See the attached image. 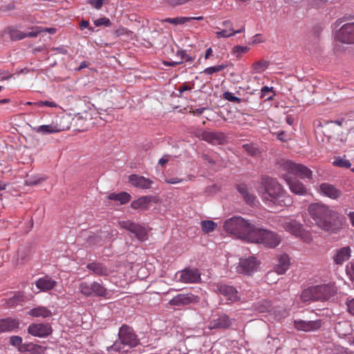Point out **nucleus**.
Here are the masks:
<instances>
[{
	"mask_svg": "<svg viewBox=\"0 0 354 354\" xmlns=\"http://www.w3.org/2000/svg\"><path fill=\"white\" fill-rule=\"evenodd\" d=\"M308 212L315 224L324 231L337 233L342 227L344 216L324 203L310 204Z\"/></svg>",
	"mask_w": 354,
	"mask_h": 354,
	"instance_id": "nucleus-1",
	"label": "nucleus"
},
{
	"mask_svg": "<svg viewBox=\"0 0 354 354\" xmlns=\"http://www.w3.org/2000/svg\"><path fill=\"white\" fill-rule=\"evenodd\" d=\"M261 185L263 192L262 198L264 201L278 204L281 206L289 205L292 203L290 196H286V191L277 179L265 176L261 178Z\"/></svg>",
	"mask_w": 354,
	"mask_h": 354,
	"instance_id": "nucleus-2",
	"label": "nucleus"
},
{
	"mask_svg": "<svg viewBox=\"0 0 354 354\" xmlns=\"http://www.w3.org/2000/svg\"><path fill=\"white\" fill-rule=\"evenodd\" d=\"M257 226L241 216H233L224 223V229L237 239L251 242Z\"/></svg>",
	"mask_w": 354,
	"mask_h": 354,
	"instance_id": "nucleus-3",
	"label": "nucleus"
},
{
	"mask_svg": "<svg viewBox=\"0 0 354 354\" xmlns=\"http://www.w3.org/2000/svg\"><path fill=\"white\" fill-rule=\"evenodd\" d=\"M118 338L109 347V352L129 353L133 348L140 344V339L133 328L129 325L122 324L119 328Z\"/></svg>",
	"mask_w": 354,
	"mask_h": 354,
	"instance_id": "nucleus-4",
	"label": "nucleus"
},
{
	"mask_svg": "<svg viewBox=\"0 0 354 354\" xmlns=\"http://www.w3.org/2000/svg\"><path fill=\"white\" fill-rule=\"evenodd\" d=\"M337 290L333 284L327 283L310 287L302 293V298L315 301H326L334 296Z\"/></svg>",
	"mask_w": 354,
	"mask_h": 354,
	"instance_id": "nucleus-5",
	"label": "nucleus"
},
{
	"mask_svg": "<svg viewBox=\"0 0 354 354\" xmlns=\"http://www.w3.org/2000/svg\"><path fill=\"white\" fill-rule=\"evenodd\" d=\"M251 243H261L268 248H275L280 243V239L276 233L257 227Z\"/></svg>",
	"mask_w": 354,
	"mask_h": 354,
	"instance_id": "nucleus-6",
	"label": "nucleus"
},
{
	"mask_svg": "<svg viewBox=\"0 0 354 354\" xmlns=\"http://www.w3.org/2000/svg\"><path fill=\"white\" fill-rule=\"evenodd\" d=\"M280 167L282 170L287 172L286 174H292L301 179L313 178V171L304 165L297 164L291 160H284L281 163Z\"/></svg>",
	"mask_w": 354,
	"mask_h": 354,
	"instance_id": "nucleus-7",
	"label": "nucleus"
},
{
	"mask_svg": "<svg viewBox=\"0 0 354 354\" xmlns=\"http://www.w3.org/2000/svg\"><path fill=\"white\" fill-rule=\"evenodd\" d=\"M79 290L86 297H105L107 293L106 289L96 281L93 283L81 282Z\"/></svg>",
	"mask_w": 354,
	"mask_h": 354,
	"instance_id": "nucleus-8",
	"label": "nucleus"
},
{
	"mask_svg": "<svg viewBox=\"0 0 354 354\" xmlns=\"http://www.w3.org/2000/svg\"><path fill=\"white\" fill-rule=\"evenodd\" d=\"M335 37L341 42L354 44V22L344 24L336 31Z\"/></svg>",
	"mask_w": 354,
	"mask_h": 354,
	"instance_id": "nucleus-9",
	"label": "nucleus"
},
{
	"mask_svg": "<svg viewBox=\"0 0 354 354\" xmlns=\"http://www.w3.org/2000/svg\"><path fill=\"white\" fill-rule=\"evenodd\" d=\"M259 261L254 257L248 258H241L239 260V265L237 267V271L239 273L250 275L257 270Z\"/></svg>",
	"mask_w": 354,
	"mask_h": 354,
	"instance_id": "nucleus-10",
	"label": "nucleus"
},
{
	"mask_svg": "<svg viewBox=\"0 0 354 354\" xmlns=\"http://www.w3.org/2000/svg\"><path fill=\"white\" fill-rule=\"evenodd\" d=\"M121 227L133 233L139 240L143 241L147 238V229L140 224L135 223L130 221L120 222Z\"/></svg>",
	"mask_w": 354,
	"mask_h": 354,
	"instance_id": "nucleus-11",
	"label": "nucleus"
},
{
	"mask_svg": "<svg viewBox=\"0 0 354 354\" xmlns=\"http://www.w3.org/2000/svg\"><path fill=\"white\" fill-rule=\"evenodd\" d=\"M282 178L289 186V189L293 194L300 196H305L308 194V189L298 179L290 176L288 174H283Z\"/></svg>",
	"mask_w": 354,
	"mask_h": 354,
	"instance_id": "nucleus-12",
	"label": "nucleus"
},
{
	"mask_svg": "<svg viewBox=\"0 0 354 354\" xmlns=\"http://www.w3.org/2000/svg\"><path fill=\"white\" fill-rule=\"evenodd\" d=\"M28 333L31 335L46 337L52 333V328L48 323L46 324H31L28 327Z\"/></svg>",
	"mask_w": 354,
	"mask_h": 354,
	"instance_id": "nucleus-13",
	"label": "nucleus"
},
{
	"mask_svg": "<svg viewBox=\"0 0 354 354\" xmlns=\"http://www.w3.org/2000/svg\"><path fill=\"white\" fill-rule=\"evenodd\" d=\"M199 301L198 297L189 294H178L169 301L171 306H185L190 304H196Z\"/></svg>",
	"mask_w": 354,
	"mask_h": 354,
	"instance_id": "nucleus-14",
	"label": "nucleus"
},
{
	"mask_svg": "<svg viewBox=\"0 0 354 354\" xmlns=\"http://www.w3.org/2000/svg\"><path fill=\"white\" fill-rule=\"evenodd\" d=\"M180 281L184 283H198L201 281V272L197 268H186L180 271Z\"/></svg>",
	"mask_w": 354,
	"mask_h": 354,
	"instance_id": "nucleus-15",
	"label": "nucleus"
},
{
	"mask_svg": "<svg viewBox=\"0 0 354 354\" xmlns=\"http://www.w3.org/2000/svg\"><path fill=\"white\" fill-rule=\"evenodd\" d=\"M216 287L217 291L226 297L227 300L233 302L238 301V292L234 286L223 283H218Z\"/></svg>",
	"mask_w": 354,
	"mask_h": 354,
	"instance_id": "nucleus-16",
	"label": "nucleus"
},
{
	"mask_svg": "<svg viewBox=\"0 0 354 354\" xmlns=\"http://www.w3.org/2000/svg\"><path fill=\"white\" fill-rule=\"evenodd\" d=\"M319 190L322 195L333 200L338 199L342 194V192L339 189H337L335 185L328 183H322L319 185Z\"/></svg>",
	"mask_w": 354,
	"mask_h": 354,
	"instance_id": "nucleus-17",
	"label": "nucleus"
},
{
	"mask_svg": "<svg viewBox=\"0 0 354 354\" xmlns=\"http://www.w3.org/2000/svg\"><path fill=\"white\" fill-rule=\"evenodd\" d=\"M201 138L212 145H222L226 141V136L221 132L203 131Z\"/></svg>",
	"mask_w": 354,
	"mask_h": 354,
	"instance_id": "nucleus-18",
	"label": "nucleus"
},
{
	"mask_svg": "<svg viewBox=\"0 0 354 354\" xmlns=\"http://www.w3.org/2000/svg\"><path fill=\"white\" fill-rule=\"evenodd\" d=\"M294 325L297 330L309 332L319 329L322 326V322L319 319L315 321L295 320Z\"/></svg>",
	"mask_w": 354,
	"mask_h": 354,
	"instance_id": "nucleus-19",
	"label": "nucleus"
},
{
	"mask_svg": "<svg viewBox=\"0 0 354 354\" xmlns=\"http://www.w3.org/2000/svg\"><path fill=\"white\" fill-rule=\"evenodd\" d=\"M281 225L286 232L296 236H301L304 234L302 225L296 220H286Z\"/></svg>",
	"mask_w": 354,
	"mask_h": 354,
	"instance_id": "nucleus-20",
	"label": "nucleus"
},
{
	"mask_svg": "<svg viewBox=\"0 0 354 354\" xmlns=\"http://www.w3.org/2000/svg\"><path fill=\"white\" fill-rule=\"evenodd\" d=\"M242 102L249 104L250 109H257L261 106V101L259 100V92L257 90L246 92L241 97Z\"/></svg>",
	"mask_w": 354,
	"mask_h": 354,
	"instance_id": "nucleus-21",
	"label": "nucleus"
},
{
	"mask_svg": "<svg viewBox=\"0 0 354 354\" xmlns=\"http://www.w3.org/2000/svg\"><path fill=\"white\" fill-rule=\"evenodd\" d=\"M232 325V321L226 314H221L216 319H213L209 324L210 329H224Z\"/></svg>",
	"mask_w": 354,
	"mask_h": 354,
	"instance_id": "nucleus-22",
	"label": "nucleus"
},
{
	"mask_svg": "<svg viewBox=\"0 0 354 354\" xmlns=\"http://www.w3.org/2000/svg\"><path fill=\"white\" fill-rule=\"evenodd\" d=\"M129 183L140 189H149L153 181L142 176L131 174L129 176Z\"/></svg>",
	"mask_w": 354,
	"mask_h": 354,
	"instance_id": "nucleus-23",
	"label": "nucleus"
},
{
	"mask_svg": "<svg viewBox=\"0 0 354 354\" xmlns=\"http://www.w3.org/2000/svg\"><path fill=\"white\" fill-rule=\"evenodd\" d=\"M57 282L48 275L41 277L35 282L36 287L44 292L53 289L57 286Z\"/></svg>",
	"mask_w": 354,
	"mask_h": 354,
	"instance_id": "nucleus-24",
	"label": "nucleus"
},
{
	"mask_svg": "<svg viewBox=\"0 0 354 354\" xmlns=\"http://www.w3.org/2000/svg\"><path fill=\"white\" fill-rule=\"evenodd\" d=\"M237 190L241 194L245 203L251 206L256 205V196L250 191L248 187L245 184H240L237 185Z\"/></svg>",
	"mask_w": 354,
	"mask_h": 354,
	"instance_id": "nucleus-25",
	"label": "nucleus"
},
{
	"mask_svg": "<svg viewBox=\"0 0 354 354\" xmlns=\"http://www.w3.org/2000/svg\"><path fill=\"white\" fill-rule=\"evenodd\" d=\"M351 250L349 246H345L339 249H337L333 257V259L335 264L342 265L351 257Z\"/></svg>",
	"mask_w": 354,
	"mask_h": 354,
	"instance_id": "nucleus-26",
	"label": "nucleus"
},
{
	"mask_svg": "<svg viewBox=\"0 0 354 354\" xmlns=\"http://www.w3.org/2000/svg\"><path fill=\"white\" fill-rule=\"evenodd\" d=\"M290 267V258L288 254H283L277 257V263L274 266V272L283 274Z\"/></svg>",
	"mask_w": 354,
	"mask_h": 354,
	"instance_id": "nucleus-27",
	"label": "nucleus"
},
{
	"mask_svg": "<svg viewBox=\"0 0 354 354\" xmlns=\"http://www.w3.org/2000/svg\"><path fill=\"white\" fill-rule=\"evenodd\" d=\"M19 326V320L16 319L7 318L0 319V333H7L18 328Z\"/></svg>",
	"mask_w": 354,
	"mask_h": 354,
	"instance_id": "nucleus-28",
	"label": "nucleus"
},
{
	"mask_svg": "<svg viewBox=\"0 0 354 354\" xmlns=\"http://www.w3.org/2000/svg\"><path fill=\"white\" fill-rule=\"evenodd\" d=\"M19 351L22 353H30L31 354H43L46 351V348L39 344L33 343H24L18 348Z\"/></svg>",
	"mask_w": 354,
	"mask_h": 354,
	"instance_id": "nucleus-29",
	"label": "nucleus"
},
{
	"mask_svg": "<svg viewBox=\"0 0 354 354\" xmlns=\"http://www.w3.org/2000/svg\"><path fill=\"white\" fill-rule=\"evenodd\" d=\"M86 268L91 270L94 274L100 276H107L109 274V269L102 263L99 262H92L87 264Z\"/></svg>",
	"mask_w": 354,
	"mask_h": 354,
	"instance_id": "nucleus-30",
	"label": "nucleus"
},
{
	"mask_svg": "<svg viewBox=\"0 0 354 354\" xmlns=\"http://www.w3.org/2000/svg\"><path fill=\"white\" fill-rule=\"evenodd\" d=\"M33 130L37 133L46 135L48 133H57L61 131L62 129L57 125L47 124L35 127L33 128Z\"/></svg>",
	"mask_w": 354,
	"mask_h": 354,
	"instance_id": "nucleus-31",
	"label": "nucleus"
},
{
	"mask_svg": "<svg viewBox=\"0 0 354 354\" xmlns=\"http://www.w3.org/2000/svg\"><path fill=\"white\" fill-rule=\"evenodd\" d=\"M151 201V197L145 196L134 200L131 203V207L133 209H147L148 204Z\"/></svg>",
	"mask_w": 354,
	"mask_h": 354,
	"instance_id": "nucleus-32",
	"label": "nucleus"
},
{
	"mask_svg": "<svg viewBox=\"0 0 354 354\" xmlns=\"http://www.w3.org/2000/svg\"><path fill=\"white\" fill-rule=\"evenodd\" d=\"M28 314L34 317H41L43 318L50 317L52 315L50 310L44 306L34 308L30 310Z\"/></svg>",
	"mask_w": 354,
	"mask_h": 354,
	"instance_id": "nucleus-33",
	"label": "nucleus"
},
{
	"mask_svg": "<svg viewBox=\"0 0 354 354\" xmlns=\"http://www.w3.org/2000/svg\"><path fill=\"white\" fill-rule=\"evenodd\" d=\"M131 195L125 192H122L118 194L111 193L108 196L109 200L119 201L120 204H126L131 200Z\"/></svg>",
	"mask_w": 354,
	"mask_h": 354,
	"instance_id": "nucleus-34",
	"label": "nucleus"
},
{
	"mask_svg": "<svg viewBox=\"0 0 354 354\" xmlns=\"http://www.w3.org/2000/svg\"><path fill=\"white\" fill-rule=\"evenodd\" d=\"M344 122V118H342L340 120H337L335 121L326 120V121H324V125H322V122H319V126L324 127V130L323 131L324 133L325 134L326 136L330 138V137H332V131L330 129V127H329V125L332 123H335L339 126H342V124Z\"/></svg>",
	"mask_w": 354,
	"mask_h": 354,
	"instance_id": "nucleus-35",
	"label": "nucleus"
},
{
	"mask_svg": "<svg viewBox=\"0 0 354 354\" xmlns=\"http://www.w3.org/2000/svg\"><path fill=\"white\" fill-rule=\"evenodd\" d=\"M25 295L23 292H17L13 297L6 300V304L9 307H12L18 305L20 302L24 300Z\"/></svg>",
	"mask_w": 354,
	"mask_h": 354,
	"instance_id": "nucleus-36",
	"label": "nucleus"
},
{
	"mask_svg": "<svg viewBox=\"0 0 354 354\" xmlns=\"http://www.w3.org/2000/svg\"><path fill=\"white\" fill-rule=\"evenodd\" d=\"M160 21H162V23L167 22L175 26H178L180 24H184L187 22H189V19H188V17H178L175 18H165L161 19Z\"/></svg>",
	"mask_w": 354,
	"mask_h": 354,
	"instance_id": "nucleus-37",
	"label": "nucleus"
},
{
	"mask_svg": "<svg viewBox=\"0 0 354 354\" xmlns=\"http://www.w3.org/2000/svg\"><path fill=\"white\" fill-rule=\"evenodd\" d=\"M201 228L203 232L209 233L215 230L217 223L211 220H205L201 222Z\"/></svg>",
	"mask_w": 354,
	"mask_h": 354,
	"instance_id": "nucleus-38",
	"label": "nucleus"
},
{
	"mask_svg": "<svg viewBox=\"0 0 354 354\" xmlns=\"http://www.w3.org/2000/svg\"><path fill=\"white\" fill-rule=\"evenodd\" d=\"M269 65V62L266 60H259L258 62H254L252 64V71L253 73H260L263 71L267 68Z\"/></svg>",
	"mask_w": 354,
	"mask_h": 354,
	"instance_id": "nucleus-39",
	"label": "nucleus"
},
{
	"mask_svg": "<svg viewBox=\"0 0 354 354\" xmlns=\"http://www.w3.org/2000/svg\"><path fill=\"white\" fill-rule=\"evenodd\" d=\"M255 309L259 313H266L272 310V306L268 301H261L255 306Z\"/></svg>",
	"mask_w": 354,
	"mask_h": 354,
	"instance_id": "nucleus-40",
	"label": "nucleus"
},
{
	"mask_svg": "<svg viewBox=\"0 0 354 354\" xmlns=\"http://www.w3.org/2000/svg\"><path fill=\"white\" fill-rule=\"evenodd\" d=\"M243 148L252 156H258L260 153L259 149L252 144H245Z\"/></svg>",
	"mask_w": 354,
	"mask_h": 354,
	"instance_id": "nucleus-41",
	"label": "nucleus"
},
{
	"mask_svg": "<svg viewBox=\"0 0 354 354\" xmlns=\"http://www.w3.org/2000/svg\"><path fill=\"white\" fill-rule=\"evenodd\" d=\"M227 64H221V65H217V66H214L208 67V68H205L203 71V73L207 74V75H212L214 73H218V72L223 71V69L227 68Z\"/></svg>",
	"mask_w": 354,
	"mask_h": 354,
	"instance_id": "nucleus-42",
	"label": "nucleus"
},
{
	"mask_svg": "<svg viewBox=\"0 0 354 354\" xmlns=\"http://www.w3.org/2000/svg\"><path fill=\"white\" fill-rule=\"evenodd\" d=\"M10 37L12 40H20L26 37L25 32L18 30H11L10 31Z\"/></svg>",
	"mask_w": 354,
	"mask_h": 354,
	"instance_id": "nucleus-43",
	"label": "nucleus"
},
{
	"mask_svg": "<svg viewBox=\"0 0 354 354\" xmlns=\"http://www.w3.org/2000/svg\"><path fill=\"white\" fill-rule=\"evenodd\" d=\"M334 165L339 167H344V168H350L351 166V163L348 160L343 159L342 158H337L333 162Z\"/></svg>",
	"mask_w": 354,
	"mask_h": 354,
	"instance_id": "nucleus-44",
	"label": "nucleus"
},
{
	"mask_svg": "<svg viewBox=\"0 0 354 354\" xmlns=\"http://www.w3.org/2000/svg\"><path fill=\"white\" fill-rule=\"evenodd\" d=\"M103 241H104V240L101 235L93 234V235L89 236L87 238V242L89 244H93V245L102 244V243Z\"/></svg>",
	"mask_w": 354,
	"mask_h": 354,
	"instance_id": "nucleus-45",
	"label": "nucleus"
},
{
	"mask_svg": "<svg viewBox=\"0 0 354 354\" xmlns=\"http://www.w3.org/2000/svg\"><path fill=\"white\" fill-rule=\"evenodd\" d=\"M223 95H224V98L227 100H228L229 102H236V103H240V102H242V100H241V97H236L233 95V93H230V92H225L223 93Z\"/></svg>",
	"mask_w": 354,
	"mask_h": 354,
	"instance_id": "nucleus-46",
	"label": "nucleus"
},
{
	"mask_svg": "<svg viewBox=\"0 0 354 354\" xmlns=\"http://www.w3.org/2000/svg\"><path fill=\"white\" fill-rule=\"evenodd\" d=\"M111 24V21L109 18L102 17L94 21V25L95 26H105L106 27L110 26Z\"/></svg>",
	"mask_w": 354,
	"mask_h": 354,
	"instance_id": "nucleus-47",
	"label": "nucleus"
},
{
	"mask_svg": "<svg viewBox=\"0 0 354 354\" xmlns=\"http://www.w3.org/2000/svg\"><path fill=\"white\" fill-rule=\"evenodd\" d=\"M10 344L12 346H18L19 348L21 347V345L24 344H22V338L17 335H13L10 337Z\"/></svg>",
	"mask_w": 354,
	"mask_h": 354,
	"instance_id": "nucleus-48",
	"label": "nucleus"
},
{
	"mask_svg": "<svg viewBox=\"0 0 354 354\" xmlns=\"http://www.w3.org/2000/svg\"><path fill=\"white\" fill-rule=\"evenodd\" d=\"M35 104L37 106H46L53 107V108L58 107V105L55 102H52V101H48V100L38 101V102H36Z\"/></svg>",
	"mask_w": 354,
	"mask_h": 354,
	"instance_id": "nucleus-49",
	"label": "nucleus"
},
{
	"mask_svg": "<svg viewBox=\"0 0 354 354\" xmlns=\"http://www.w3.org/2000/svg\"><path fill=\"white\" fill-rule=\"evenodd\" d=\"M99 115H100V118L106 122H109L112 120L113 117L109 114L104 115V112L106 111V109H103L102 108L97 109Z\"/></svg>",
	"mask_w": 354,
	"mask_h": 354,
	"instance_id": "nucleus-50",
	"label": "nucleus"
},
{
	"mask_svg": "<svg viewBox=\"0 0 354 354\" xmlns=\"http://www.w3.org/2000/svg\"><path fill=\"white\" fill-rule=\"evenodd\" d=\"M106 0H88L87 3L97 10H100Z\"/></svg>",
	"mask_w": 354,
	"mask_h": 354,
	"instance_id": "nucleus-51",
	"label": "nucleus"
},
{
	"mask_svg": "<svg viewBox=\"0 0 354 354\" xmlns=\"http://www.w3.org/2000/svg\"><path fill=\"white\" fill-rule=\"evenodd\" d=\"M44 180V178H28L27 180H26V185H36L37 184H39L40 183H41L42 181Z\"/></svg>",
	"mask_w": 354,
	"mask_h": 354,
	"instance_id": "nucleus-52",
	"label": "nucleus"
},
{
	"mask_svg": "<svg viewBox=\"0 0 354 354\" xmlns=\"http://www.w3.org/2000/svg\"><path fill=\"white\" fill-rule=\"evenodd\" d=\"M273 87L269 86H263L261 89V92H259V100L263 97H266L267 94L270 92H272Z\"/></svg>",
	"mask_w": 354,
	"mask_h": 354,
	"instance_id": "nucleus-53",
	"label": "nucleus"
},
{
	"mask_svg": "<svg viewBox=\"0 0 354 354\" xmlns=\"http://www.w3.org/2000/svg\"><path fill=\"white\" fill-rule=\"evenodd\" d=\"M248 50L249 48L247 46H236L233 48V53L235 54L241 55L248 52Z\"/></svg>",
	"mask_w": 354,
	"mask_h": 354,
	"instance_id": "nucleus-54",
	"label": "nucleus"
},
{
	"mask_svg": "<svg viewBox=\"0 0 354 354\" xmlns=\"http://www.w3.org/2000/svg\"><path fill=\"white\" fill-rule=\"evenodd\" d=\"M41 32V28L37 27L33 30L25 32L26 37H35Z\"/></svg>",
	"mask_w": 354,
	"mask_h": 354,
	"instance_id": "nucleus-55",
	"label": "nucleus"
},
{
	"mask_svg": "<svg viewBox=\"0 0 354 354\" xmlns=\"http://www.w3.org/2000/svg\"><path fill=\"white\" fill-rule=\"evenodd\" d=\"M328 0H308L309 3L313 7H320L326 3Z\"/></svg>",
	"mask_w": 354,
	"mask_h": 354,
	"instance_id": "nucleus-56",
	"label": "nucleus"
},
{
	"mask_svg": "<svg viewBox=\"0 0 354 354\" xmlns=\"http://www.w3.org/2000/svg\"><path fill=\"white\" fill-rule=\"evenodd\" d=\"M346 306H347V308H348V311L354 315V298L353 299H347L346 302Z\"/></svg>",
	"mask_w": 354,
	"mask_h": 354,
	"instance_id": "nucleus-57",
	"label": "nucleus"
},
{
	"mask_svg": "<svg viewBox=\"0 0 354 354\" xmlns=\"http://www.w3.org/2000/svg\"><path fill=\"white\" fill-rule=\"evenodd\" d=\"M80 27L81 30H83L84 28H88L91 32H93L95 30L94 28L91 27L89 26V22L87 20H82L80 22Z\"/></svg>",
	"mask_w": 354,
	"mask_h": 354,
	"instance_id": "nucleus-58",
	"label": "nucleus"
},
{
	"mask_svg": "<svg viewBox=\"0 0 354 354\" xmlns=\"http://www.w3.org/2000/svg\"><path fill=\"white\" fill-rule=\"evenodd\" d=\"M216 37L218 39L221 38V37H229L232 36V35H231V32L228 33V30L227 29L222 30L221 31H218L216 32Z\"/></svg>",
	"mask_w": 354,
	"mask_h": 354,
	"instance_id": "nucleus-59",
	"label": "nucleus"
},
{
	"mask_svg": "<svg viewBox=\"0 0 354 354\" xmlns=\"http://www.w3.org/2000/svg\"><path fill=\"white\" fill-rule=\"evenodd\" d=\"M178 55L180 56V58L185 59L186 62H192V57L188 55L185 50H180L178 52Z\"/></svg>",
	"mask_w": 354,
	"mask_h": 354,
	"instance_id": "nucleus-60",
	"label": "nucleus"
},
{
	"mask_svg": "<svg viewBox=\"0 0 354 354\" xmlns=\"http://www.w3.org/2000/svg\"><path fill=\"white\" fill-rule=\"evenodd\" d=\"M192 89V87L188 86L187 84H183L181 86L178 88L179 95H178V97H180L181 94L186 91H189Z\"/></svg>",
	"mask_w": 354,
	"mask_h": 354,
	"instance_id": "nucleus-61",
	"label": "nucleus"
},
{
	"mask_svg": "<svg viewBox=\"0 0 354 354\" xmlns=\"http://www.w3.org/2000/svg\"><path fill=\"white\" fill-rule=\"evenodd\" d=\"M172 6H179L185 3L189 0H167Z\"/></svg>",
	"mask_w": 354,
	"mask_h": 354,
	"instance_id": "nucleus-62",
	"label": "nucleus"
},
{
	"mask_svg": "<svg viewBox=\"0 0 354 354\" xmlns=\"http://www.w3.org/2000/svg\"><path fill=\"white\" fill-rule=\"evenodd\" d=\"M223 26L226 28H228V31H233V26L232 23L230 20H225L223 22Z\"/></svg>",
	"mask_w": 354,
	"mask_h": 354,
	"instance_id": "nucleus-63",
	"label": "nucleus"
},
{
	"mask_svg": "<svg viewBox=\"0 0 354 354\" xmlns=\"http://www.w3.org/2000/svg\"><path fill=\"white\" fill-rule=\"evenodd\" d=\"M54 50H56L57 53H61L62 55H67L68 50L63 46H59L56 48H53Z\"/></svg>",
	"mask_w": 354,
	"mask_h": 354,
	"instance_id": "nucleus-64",
	"label": "nucleus"
}]
</instances>
